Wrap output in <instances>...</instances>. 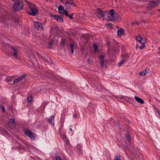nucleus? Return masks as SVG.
Returning a JSON list of instances; mask_svg holds the SVG:
<instances>
[{"label": "nucleus", "instance_id": "f704fd0d", "mask_svg": "<svg viewBox=\"0 0 160 160\" xmlns=\"http://www.w3.org/2000/svg\"><path fill=\"white\" fill-rule=\"evenodd\" d=\"M56 160H61V158L58 156L56 157Z\"/></svg>", "mask_w": 160, "mask_h": 160}, {"label": "nucleus", "instance_id": "f03ea898", "mask_svg": "<svg viewBox=\"0 0 160 160\" xmlns=\"http://www.w3.org/2000/svg\"><path fill=\"white\" fill-rule=\"evenodd\" d=\"M26 2L29 5V7L30 11L28 12L29 14L33 16L37 14L38 13V11L35 5L27 1Z\"/></svg>", "mask_w": 160, "mask_h": 160}, {"label": "nucleus", "instance_id": "c03bdc74", "mask_svg": "<svg viewBox=\"0 0 160 160\" xmlns=\"http://www.w3.org/2000/svg\"><path fill=\"white\" fill-rule=\"evenodd\" d=\"M158 11H159V12H160V9H159V10H158Z\"/></svg>", "mask_w": 160, "mask_h": 160}, {"label": "nucleus", "instance_id": "9d476101", "mask_svg": "<svg viewBox=\"0 0 160 160\" xmlns=\"http://www.w3.org/2000/svg\"><path fill=\"white\" fill-rule=\"evenodd\" d=\"M55 20L58 21V22H61L63 21V18L62 17L59 16H58L54 15L53 16Z\"/></svg>", "mask_w": 160, "mask_h": 160}, {"label": "nucleus", "instance_id": "a18cd8bd", "mask_svg": "<svg viewBox=\"0 0 160 160\" xmlns=\"http://www.w3.org/2000/svg\"><path fill=\"white\" fill-rule=\"evenodd\" d=\"M7 45H8V46H10V45H9V44H7Z\"/></svg>", "mask_w": 160, "mask_h": 160}, {"label": "nucleus", "instance_id": "ddd939ff", "mask_svg": "<svg viewBox=\"0 0 160 160\" xmlns=\"http://www.w3.org/2000/svg\"><path fill=\"white\" fill-rule=\"evenodd\" d=\"M9 124L11 126L14 127L15 126V120L13 119H11L9 122Z\"/></svg>", "mask_w": 160, "mask_h": 160}, {"label": "nucleus", "instance_id": "2f4dec72", "mask_svg": "<svg viewBox=\"0 0 160 160\" xmlns=\"http://www.w3.org/2000/svg\"><path fill=\"white\" fill-rule=\"evenodd\" d=\"M140 2H146L149 1L150 0H138Z\"/></svg>", "mask_w": 160, "mask_h": 160}, {"label": "nucleus", "instance_id": "f8f14e48", "mask_svg": "<svg viewBox=\"0 0 160 160\" xmlns=\"http://www.w3.org/2000/svg\"><path fill=\"white\" fill-rule=\"evenodd\" d=\"M134 98L135 100L138 102L140 103L141 104H143L144 103V101L141 98H139L136 96L134 97Z\"/></svg>", "mask_w": 160, "mask_h": 160}, {"label": "nucleus", "instance_id": "6e6552de", "mask_svg": "<svg viewBox=\"0 0 160 160\" xmlns=\"http://www.w3.org/2000/svg\"><path fill=\"white\" fill-rule=\"evenodd\" d=\"M25 76L26 75L25 74H22L17 79H16L14 80L13 83L16 84L19 82L20 81H21L24 78Z\"/></svg>", "mask_w": 160, "mask_h": 160}, {"label": "nucleus", "instance_id": "1a4fd4ad", "mask_svg": "<svg viewBox=\"0 0 160 160\" xmlns=\"http://www.w3.org/2000/svg\"><path fill=\"white\" fill-rule=\"evenodd\" d=\"M137 40L138 41L140 44H143L146 42L145 40L143 39L140 36H137L136 37Z\"/></svg>", "mask_w": 160, "mask_h": 160}, {"label": "nucleus", "instance_id": "20e7f679", "mask_svg": "<svg viewBox=\"0 0 160 160\" xmlns=\"http://www.w3.org/2000/svg\"><path fill=\"white\" fill-rule=\"evenodd\" d=\"M106 14H107L106 12H104L100 10H98L97 12V16L99 18L105 19L106 18L105 17Z\"/></svg>", "mask_w": 160, "mask_h": 160}, {"label": "nucleus", "instance_id": "9b49d317", "mask_svg": "<svg viewBox=\"0 0 160 160\" xmlns=\"http://www.w3.org/2000/svg\"><path fill=\"white\" fill-rule=\"evenodd\" d=\"M11 47L12 49V51H13V57L14 58H18V53L17 50L15 48L12 46H11Z\"/></svg>", "mask_w": 160, "mask_h": 160}, {"label": "nucleus", "instance_id": "58836bf2", "mask_svg": "<svg viewBox=\"0 0 160 160\" xmlns=\"http://www.w3.org/2000/svg\"><path fill=\"white\" fill-rule=\"evenodd\" d=\"M73 117L75 118H77V115L76 114H74L73 115Z\"/></svg>", "mask_w": 160, "mask_h": 160}, {"label": "nucleus", "instance_id": "e433bc0d", "mask_svg": "<svg viewBox=\"0 0 160 160\" xmlns=\"http://www.w3.org/2000/svg\"><path fill=\"white\" fill-rule=\"evenodd\" d=\"M71 4L72 5V6L73 7H75L76 6V4L72 2L71 3Z\"/></svg>", "mask_w": 160, "mask_h": 160}, {"label": "nucleus", "instance_id": "c85d7f7f", "mask_svg": "<svg viewBox=\"0 0 160 160\" xmlns=\"http://www.w3.org/2000/svg\"><path fill=\"white\" fill-rule=\"evenodd\" d=\"M101 63V67H103L104 65V61H100Z\"/></svg>", "mask_w": 160, "mask_h": 160}, {"label": "nucleus", "instance_id": "4be33fe9", "mask_svg": "<svg viewBox=\"0 0 160 160\" xmlns=\"http://www.w3.org/2000/svg\"><path fill=\"white\" fill-rule=\"evenodd\" d=\"M93 47L94 48V51L96 52L97 51H98V46L94 44L93 45Z\"/></svg>", "mask_w": 160, "mask_h": 160}, {"label": "nucleus", "instance_id": "0eeeda50", "mask_svg": "<svg viewBox=\"0 0 160 160\" xmlns=\"http://www.w3.org/2000/svg\"><path fill=\"white\" fill-rule=\"evenodd\" d=\"M159 3L160 2L158 1L151 2L149 3L148 8L150 9H151L157 6Z\"/></svg>", "mask_w": 160, "mask_h": 160}, {"label": "nucleus", "instance_id": "f3484780", "mask_svg": "<svg viewBox=\"0 0 160 160\" xmlns=\"http://www.w3.org/2000/svg\"><path fill=\"white\" fill-rule=\"evenodd\" d=\"M148 73V72L147 71V70H144V71H143L142 72L140 73H139L140 74V75L141 76H145L146 74L147 73Z\"/></svg>", "mask_w": 160, "mask_h": 160}, {"label": "nucleus", "instance_id": "37998d69", "mask_svg": "<svg viewBox=\"0 0 160 160\" xmlns=\"http://www.w3.org/2000/svg\"><path fill=\"white\" fill-rule=\"evenodd\" d=\"M70 130L71 131H72V128H70Z\"/></svg>", "mask_w": 160, "mask_h": 160}, {"label": "nucleus", "instance_id": "2eb2a0df", "mask_svg": "<svg viewBox=\"0 0 160 160\" xmlns=\"http://www.w3.org/2000/svg\"><path fill=\"white\" fill-rule=\"evenodd\" d=\"M49 122L51 123L52 124H54V117L53 116H52L50 117L48 119Z\"/></svg>", "mask_w": 160, "mask_h": 160}, {"label": "nucleus", "instance_id": "39448f33", "mask_svg": "<svg viewBox=\"0 0 160 160\" xmlns=\"http://www.w3.org/2000/svg\"><path fill=\"white\" fill-rule=\"evenodd\" d=\"M24 132L26 135L29 137L32 140H34L35 138L33 134L30 130L25 129H24Z\"/></svg>", "mask_w": 160, "mask_h": 160}, {"label": "nucleus", "instance_id": "4c0bfd02", "mask_svg": "<svg viewBox=\"0 0 160 160\" xmlns=\"http://www.w3.org/2000/svg\"><path fill=\"white\" fill-rule=\"evenodd\" d=\"M14 22L16 25H18V21L17 20H15L14 21Z\"/></svg>", "mask_w": 160, "mask_h": 160}, {"label": "nucleus", "instance_id": "72a5a7b5", "mask_svg": "<svg viewBox=\"0 0 160 160\" xmlns=\"http://www.w3.org/2000/svg\"><path fill=\"white\" fill-rule=\"evenodd\" d=\"M73 14H72L70 15H69L68 16V17L71 19H73V17L72 16H73Z\"/></svg>", "mask_w": 160, "mask_h": 160}, {"label": "nucleus", "instance_id": "393cba45", "mask_svg": "<svg viewBox=\"0 0 160 160\" xmlns=\"http://www.w3.org/2000/svg\"><path fill=\"white\" fill-rule=\"evenodd\" d=\"M141 44V45L139 47V48H140V49H142L145 48L146 46L144 45V43L143 44Z\"/></svg>", "mask_w": 160, "mask_h": 160}, {"label": "nucleus", "instance_id": "f257e3e1", "mask_svg": "<svg viewBox=\"0 0 160 160\" xmlns=\"http://www.w3.org/2000/svg\"><path fill=\"white\" fill-rule=\"evenodd\" d=\"M114 10L112 9L108 13H107V14H106V16L107 17L106 19L108 21H115L120 19V17L118 15L114 14Z\"/></svg>", "mask_w": 160, "mask_h": 160}, {"label": "nucleus", "instance_id": "aec40b11", "mask_svg": "<svg viewBox=\"0 0 160 160\" xmlns=\"http://www.w3.org/2000/svg\"><path fill=\"white\" fill-rule=\"evenodd\" d=\"M32 100V98L31 96H28L27 98V100L29 102H31Z\"/></svg>", "mask_w": 160, "mask_h": 160}, {"label": "nucleus", "instance_id": "dca6fc26", "mask_svg": "<svg viewBox=\"0 0 160 160\" xmlns=\"http://www.w3.org/2000/svg\"><path fill=\"white\" fill-rule=\"evenodd\" d=\"M124 31L123 29H119L118 30L117 33L119 36H121L124 33Z\"/></svg>", "mask_w": 160, "mask_h": 160}, {"label": "nucleus", "instance_id": "4468645a", "mask_svg": "<svg viewBox=\"0 0 160 160\" xmlns=\"http://www.w3.org/2000/svg\"><path fill=\"white\" fill-rule=\"evenodd\" d=\"M58 11L59 13L61 14H64V11H65L63 9V7L61 6H59L58 7Z\"/></svg>", "mask_w": 160, "mask_h": 160}, {"label": "nucleus", "instance_id": "cd10ccee", "mask_svg": "<svg viewBox=\"0 0 160 160\" xmlns=\"http://www.w3.org/2000/svg\"><path fill=\"white\" fill-rule=\"evenodd\" d=\"M114 160H121V159L120 157L115 156L114 158Z\"/></svg>", "mask_w": 160, "mask_h": 160}, {"label": "nucleus", "instance_id": "7c9ffc66", "mask_svg": "<svg viewBox=\"0 0 160 160\" xmlns=\"http://www.w3.org/2000/svg\"><path fill=\"white\" fill-rule=\"evenodd\" d=\"M1 110H2V111L3 112H4L5 111L4 107L3 106H2V105L1 106Z\"/></svg>", "mask_w": 160, "mask_h": 160}, {"label": "nucleus", "instance_id": "423d86ee", "mask_svg": "<svg viewBox=\"0 0 160 160\" xmlns=\"http://www.w3.org/2000/svg\"><path fill=\"white\" fill-rule=\"evenodd\" d=\"M33 23L36 28L39 30H41L43 29V27L42 24L38 22L34 21Z\"/></svg>", "mask_w": 160, "mask_h": 160}, {"label": "nucleus", "instance_id": "bb28decb", "mask_svg": "<svg viewBox=\"0 0 160 160\" xmlns=\"http://www.w3.org/2000/svg\"><path fill=\"white\" fill-rule=\"evenodd\" d=\"M66 5V9H65V11H68L70 9V6L68 4L67 5Z\"/></svg>", "mask_w": 160, "mask_h": 160}, {"label": "nucleus", "instance_id": "412c9836", "mask_svg": "<svg viewBox=\"0 0 160 160\" xmlns=\"http://www.w3.org/2000/svg\"><path fill=\"white\" fill-rule=\"evenodd\" d=\"M53 44V42L52 41H51L50 43L48 44V47L49 48H52V46Z\"/></svg>", "mask_w": 160, "mask_h": 160}, {"label": "nucleus", "instance_id": "473e14b6", "mask_svg": "<svg viewBox=\"0 0 160 160\" xmlns=\"http://www.w3.org/2000/svg\"><path fill=\"white\" fill-rule=\"evenodd\" d=\"M67 11H64V14H65V15L66 16H67V17H68L69 15L68 12H67Z\"/></svg>", "mask_w": 160, "mask_h": 160}, {"label": "nucleus", "instance_id": "c9c22d12", "mask_svg": "<svg viewBox=\"0 0 160 160\" xmlns=\"http://www.w3.org/2000/svg\"><path fill=\"white\" fill-rule=\"evenodd\" d=\"M7 80L9 82H10L11 80L10 77L7 78Z\"/></svg>", "mask_w": 160, "mask_h": 160}, {"label": "nucleus", "instance_id": "ea45409f", "mask_svg": "<svg viewBox=\"0 0 160 160\" xmlns=\"http://www.w3.org/2000/svg\"><path fill=\"white\" fill-rule=\"evenodd\" d=\"M158 52L160 54V48H158Z\"/></svg>", "mask_w": 160, "mask_h": 160}, {"label": "nucleus", "instance_id": "5701e85b", "mask_svg": "<svg viewBox=\"0 0 160 160\" xmlns=\"http://www.w3.org/2000/svg\"><path fill=\"white\" fill-rule=\"evenodd\" d=\"M126 140L128 142H129L131 141L130 137L129 135H128L126 138Z\"/></svg>", "mask_w": 160, "mask_h": 160}, {"label": "nucleus", "instance_id": "7ed1b4c3", "mask_svg": "<svg viewBox=\"0 0 160 160\" xmlns=\"http://www.w3.org/2000/svg\"><path fill=\"white\" fill-rule=\"evenodd\" d=\"M23 6V3L22 2L18 1L14 3L13 8L16 10L19 11L22 8Z\"/></svg>", "mask_w": 160, "mask_h": 160}, {"label": "nucleus", "instance_id": "a878e982", "mask_svg": "<svg viewBox=\"0 0 160 160\" xmlns=\"http://www.w3.org/2000/svg\"><path fill=\"white\" fill-rule=\"evenodd\" d=\"M132 25H135V24L138 25L139 23L138 21H134L133 22H132Z\"/></svg>", "mask_w": 160, "mask_h": 160}, {"label": "nucleus", "instance_id": "6ab92c4d", "mask_svg": "<svg viewBox=\"0 0 160 160\" xmlns=\"http://www.w3.org/2000/svg\"><path fill=\"white\" fill-rule=\"evenodd\" d=\"M70 46L71 52L72 53V54H73L74 52V49L73 48L74 45L72 44H71Z\"/></svg>", "mask_w": 160, "mask_h": 160}, {"label": "nucleus", "instance_id": "79ce46f5", "mask_svg": "<svg viewBox=\"0 0 160 160\" xmlns=\"http://www.w3.org/2000/svg\"><path fill=\"white\" fill-rule=\"evenodd\" d=\"M158 114L159 115V116H160V112H158Z\"/></svg>", "mask_w": 160, "mask_h": 160}, {"label": "nucleus", "instance_id": "a19ab883", "mask_svg": "<svg viewBox=\"0 0 160 160\" xmlns=\"http://www.w3.org/2000/svg\"><path fill=\"white\" fill-rule=\"evenodd\" d=\"M136 49H138V44H137L136 46Z\"/></svg>", "mask_w": 160, "mask_h": 160}, {"label": "nucleus", "instance_id": "b1692460", "mask_svg": "<svg viewBox=\"0 0 160 160\" xmlns=\"http://www.w3.org/2000/svg\"><path fill=\"white\" fill-rule=\"evenodd\" d=\"M126 61H125V60H122V61H121L118 64V66H121V65H122L123 64L124 62H125Z\"/></svg>", "mask_w": 160, "mask_h": 160}, {"label": "nucleus", "instance_id": "a211bd4d", "mask_svg": "<svg viewBox=\"0 0 160 160\" xmlns=\"http://www.w3.org/2000/svg\"><path fill=\"white\" fill-rule=\"evenodd\" d=\"M72 1L71 0H67L66 1H65L63 2V3L65 5H67L68 4H71V3L72 2Z\"/></svg>", "mask_w": 160, "mask_h": 160}, {"label": "nucleus", "instance_id": "c756f323", "mask_svg": "<svg viewBox=\"0 0 160 160\" xmlns=\"http://www.w3.org/2000/svg\"><path fill=\"white\" fill-rule=\"evenodd\" d=\"M100 61H104V57L103 55H101L100 57Z\"/></svg>", "mask_w": 160, "mask_h": 160}]
</instances>
